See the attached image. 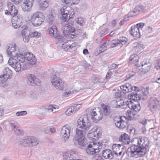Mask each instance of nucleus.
Segmentation results:
<instances>
[{
  "instance_id": "1",
  "label": "nucleus",
  "mask_w": 160,
  "mask_h": 160,
  "mask_svg": "<svg viewBox=\"0 0 160 160\" xmlns=\"http://www.w3.org/2000/svg\"><path fill=\"white\" fill-rule=\"evenodd\" d=\"M134 144L128 149L131 157L137 158L142 157L147 153V148L149 145V140L146 137H140L134 139Z\"/></svg>"
},
{
  "instance_id": "2",
  "label": "nucleus",
  "mask_w": 160,
  "mask_h": 160,
  "mask_svg": "<svg viewBox=\"0 0 160 160\" xmlns=\"http://www.w3.org/2000/svg\"><path fill=\"white\" fill-rule=\"evenodd\" d=\"M43 14L41 12H36L32 14L31 18L32 24L35 27L40 26L44 21Z\"/></svg>"
},
{
  "instance_id": "3",
  "label": "nucleus",
  "mask_w": 160,
  "mask_h": 160,
  "mask_svg": "<svg viewBox=\"0 0 160 160\" xmlns=\"http://www.w3.org/2000/svg\"><path fill=\"white\" fill-rule=\"evenodd\" d=\"M59 77L58 72H55L51 77L50 80L54 87L60 90H62L63 82Z\"/></svg>"
},
{
  "instance_id": "4",
  "label": "nucleus",
  "mask_w": 160,
  "mask_h": 160,
  "mask_svg": "<svg viewBox=\"0 0 160 160\" xmlns=\"http://www.w3.org/2000/svg\"><path fill=\"white\" fill-rule=\"evenodd\" d=\"M78 127L83 131L88 130L91 127L90 123L86 115L82 116L78 120Z\"/></svg>"
},
{
  "instance_id": "5",
  "label": "nucleus",
  "mask_w": 160,
  "mask_h": 160,
  "mask_svg": "<svg viewBox=\"0 0 160 160\" xmlns=\"http://www.w3.org/2000/svg\"><path fill=\"white\" fill-rule=\"evenodd\" d=\"M20 143L25 146H34L38 145L39 142L36 138L31 136L23 138L20 142Z\"/></svg>"
},
{
  "instance_id": "6",
  "label": "nucleus",
  "mask_w": 160,
  "mask_h": 160,
  "mask_svg": "<svg viewBox=\"0 0 160 160\" xmlns=\"http://www.w3.org/2000/svg\"><path fill=\"white\" fill-rule=\"evenodd\" d=\"M6 52L9 57H16L19 52L18 47L14 43L9 45L6 50Z\"/></svg>"
},
{
  "instance_id": "7",
  "label": "nucleus",
  "mask_w": 160,
  "mask_h": 160,
  "mask_svg": "<svg viewBox=\"0 0 160 160\" xmlns=\"http://www.w3.org/2000/svg\"><path fill=\"white\" fill-rule=\"evenodd\" d=\"M74 21H70L69 22L66 24L63 27H62V31L63 34L67 36L70 33H73L75 31V29L73 27V25L74 23Z\"/></svg>"
},
{
  "instance_id": "8",
  "label": "nucleus",
  "mask_w": 160,
  "mask_h": 160,
  "mask_svg": "<svg viewBox=\"0 0 160 160\" xmlns=\"http://www.w3.org/2000/svg\"><path fill=\"white\" fill-rule=\"evenodd\" d=\"M18 33L22 37L24 42H27L29 40L30 31L27 28L26 26H23L18 29Z\"/></svg>"
},
{
  "instance_id": "9",
  "label": "nucleus",
  "mask_w": 160,
  "mask_h": 160,
  "mask_svg": "<svg viewBox=\"0 0 160 160\" xmlns=\"http://www.w3.org/2000/svg\"><path fill=\"white\" fill-rule=\"evenodd\" d=\"M23 22L22 18L20 14L12 17V23L13 27L14 28H20Z\"/></svg>"
},
{
  "instance_id": "10",
  "label": "nucleus",
  "mask_w": 160,
  "mask_h": 160,
  "mask_svg": "<svg viewBox=\"0 0 160 160\" xmlns=\"http://www.w3.org/2000/svg\"><path fill=\"white\" fill-rule=\"evenodd\" d=\"M8 10H6L5 14L8 15L10 14L12 17L18 15V10L16 7L11 2H8L7 5Z\"/></svg>"
},
{
  "instance_id": "11",
  "label": "nucleus",
  "mask_w": 160,
  "mask_h": 160,
  "mask_svg": "<svg viewBox=\"0 0 160 160\" xmlns=\"http://www.w3.org/2000/svg\"><path fill=\"white\" fill-rule=\"evenodd\" d=\"M8 63L16 72H19L22 69L21 65L17 60L11 58L8 61Z\"/></svg>"
},
{
  "instance_id": "12",
  "label": "nucleus",
  "mask_w": 160,
  "mask_h": 160,
  "mask_svg": "<svg viewBox=\"0 0 160 160\" xmlns=\"http://www.w3.org/2000/svg\"><path fill=\"white\" fill-rule=\"evenodd\" d=\"M92 118L93 120L95 122L102 119L103 116L102 112L98 110L96 108L93 109L91 112Z\"/></svg>"
},
{
  "instance_id": "13",
  "label": "nucleus",
  "mask_w": 160,
  "mask_h": 160,
  "mask_svg": "<svg viewBox=\"0 0 160 160\" xmlns=\"http://www.w3.org/2000/svg\"><path fill=\"white\" fill-rule=\"evenodd\" d=\"M71 129V128L68 125H66L62 127L61 131V135L65 141L69 138L70 136Z\"/></svg>"
},
{
  "instance_id": "14",
  "label": "nucleus",
  "mask_w": 160,
  "mask_h": 160,
  "mask_svg": "<svg viewBox=\"0 0 160 160\" xmlns=\"http://www.w3.org/2000/svg\"><path fill=\"white\" fill-rule=\"evenodd\" d=\"M148 103V107L151 110L154 111L158 108L159 104V101L156 98H150Z\"/></svg>"
},
{
  "instance_id": "15",
  "label": "nucleus",
  "mask_w": 160,
  "mask_h": 160,
  "mask_svg": "<svg viewBox=\"0 0 160 160\" xmlns=\"http://www.w3.org/2000/svg\"><path fill=\"white\" fill-rule=\"evenodd\" d=\"M71 42L69 41L68 42L64 44H62V47L65 51L70 52H72L76 49V44L74 43H71Z\"/></svg>"
},
{
  "instance_id": "16",
  "label": "nucleus",
  "mask_w": 160,
  "mask_h": 160,
  "mask_svg": "<svg viewBox=\"0 0 160 160\" xmlns=\"http://www.w3.org/2000/svg\"><path fill=\"white\" fill-rule=\"evenodd\" d=\"M72 8L70 7H66L64 6L61 9V12L62 14V19L65 22H68V15L69 14L70 11Z\"/></svg>"
},
{
  "instance_id": "17",
  "label": "nucleus",
  "mask_w": 160,
  "mask_h": 160,
  "mask_svg": "<svg viewBox=\"0 0 160 160\" xmlns=\"http://www.w3.org/2000/svg\"><path fill=\"white\" fill-rule=\"evenodd\" d=\"M49 33L51 36L55 37L57 39H60V41H62L63 38L60 36L58 32L56 27L55 26H52V27L49 29Z\"/></svg>"
},
{
  "instance_id": "18",
  "label": "nucleus",
  "mask_w": 160,
  "mask_h": 160,
  "mask_svg": "<svg viewBox=\"0 0 160 160\" xmlns=\"http://www.w3.org/2000/svg\"><path fill=\"white\" fill-rule=\"evenodd\" d=\"M124 146L120 144H114L112 146V150L116 155L120 156L122 152V149H123Z\"/></svg>"
},
{
  "instance_id": "19",
  "label": "nucleus",
  "mask_w": 160,
  "mask_h": 160,
  "mask_svg": "<svg viewBox=\"0 0 160 160\" xmlns=\"http://www.w3.org/2000/svg\"><path fill=\"white\" fill-rule=\"evenodd\" d=\"M32 0H24L22 5V8L25 12H29L32 6Z\"/></svg>"
},
{
  "instance_id": "20",
  "label": "nucleus",
  "mask_w": 160,
  "mask_h": 160,
  "mask_svg": "<svg viewBox=\"0 0 160 160\" xmlns=\"http://www.w3.org/2000/svg\"><path fill=\"white\" fill-rule=\"evenodd\" d=\"M90 132L88 136L91 139H93L95 140L98 138L101 135V133L99 132L96 128H93Z\"/></svg>"
},
{
  "instance_id": "21",
  "label": "nucleus",
  "mask_w": 160,
  "mask_h": 160,
  "mask_svg": "<svg viewBox=\"0 0 160 160\" xmlns=\"http://www.w3.org/2000/svg\"><path fill=\"white\" fill-rule=\"evenodd\" d=\"M24 54L26 59L28 61L29 64L33 65L36 63V60L35 57L32 53L29 52H26Z\"/></svg>"
},
{
  "instance_id": "22",
  "label": "nucleus",
  "mask_w": 160,
  "mask_h": 160,
  "mask_svg": "<svg viewBox=\"0 0 160 160\" xmlns=\"http://www.w3.org/2000/svg\"><path fill=\"white\" fill-rule=\"evenodd\" d=\"M28 80L27 81V83L30 85L35 86L38 84V78H36L35 76L32 74H30L27 77Z\"/></svg>"
},
{
  "instance_id": "23",
  "label": "nucleus",
  "mask_w": 160,
  "mask_h": 160,
  "mask_svg": "<svg viewBox=\"0 0 160 160\" xmlns=\"http://www.w3.org/2000/svg\"><path fill=\"white\" fill-rule=\"evenodd\" d=\"M130 139L128 135L125 133L122 134L119 138V141L123 144H127L129 143Z\"/></svg>"
},
{
  "instance_id": "24",
  "label": "nucleus",
  "mask_w": 160,
  "mask_h": 160,
  "mask_svg": "<svg viewBox=\"0 0 160 160\" xmlns=\"http://www.w3.org/2000/svg\"><path fill=\"white\" fill-rule=\"evenodd\" d=\"M120 88L125 91L124 93H127L133 90V86L129 83H126L120 87Z\"/></svg>"
},
{
  "instance_id": "25",
  "label": "nucleus",
  "mask_w": 160,
  "mask_h": 160,
  "mask_svg": "<svg viewBox=\"0 0 160 160\" xmlns=\"http://www.w3.org/2000/svg\"><path fill=\"white\" fill-rule=\"evenodd\" d=\"M94 144V143L92 142H89L87 144H85V147L86 148V152L88 154H93L95 153L94 149L92 146V145Z\"/></svg>"
},
{
  "instance_id": "26",
  "label": "nucleus",
  "mask_w": 160,
  "mask_h": 160,
  "mask_svg": "<svg viewBox=\"0 0 160 160\" xmlns=\"http://www.w3.org/2000/svg\"><path fill=\"white\" fill-rule=\"evenodd\" d=\"M103 157L106 159H112L113 157V154L111 150L106 149L103 150L102 152Z\"/></svg>"
},
{
  "instance_id": "27",
  "label": "nucleus",
  "mask_w": 160,
  "mask_h": 160,
  "mask_svg": "<svg viewBox=\"0 0 160 160\" xmlns=\"http://www.w3.org/2000/svg\"><path fill=\"white\" fill-rule=\"evenodd\" d=\"M130 33L133 36L135 37H138L140 35L139 29L135 25L132 26L131 27V30L130 31Z\"/></svg>"
},
{
  "instance_id": "28",
  "label": "nucleus",
  "mask_w": 160,
  "mask_h": 160,
  "mask_svg": "<svg viewBox=\"0 0 160 160\" xmlns=\"http://www.w3.org/2000/svg\"><path fill=\"white\" fill-rule=\"evenodd\" d=\"M142 71L144 73L148 72L151 68V64L149 62H148L143 61L141 63Z\"/></svg>"
},
{
  "instance_id": "29",
  "label": "nucleus",
  "mask_w": 160,
  "mask_h": 160,
  "mask_svg": "<svg viewBox=\"0 0 160 160\" xmlns=\"http://www.w3.org/2000/svg\"><path fill=\"white\" fill-rule=\"evenodd\" d=\"M56 18V14L54 12H51L47 16V20L49 24L51 25L54 22Z\"/></svg>"
},
{
  "instance_id": "30",
  "label": "nucleus",
  "mask_w": 160,
  "mask_h": 160,
  "mask_svg": "<svg viewBox=\"0 0 160 160\" xmlns=\"http://www.w3.org/2000/svg\"><path fill=\"white\" fill-rule=\"evenodd\" d=\"M115 125L117 128L119 129H123L126 127L127 123L125 121L120 118L119 120L117 121L115 123Z\"/></svg>"
},
{
  "instance_id": "31",
  "label": "nucleus",
  "mask_w": 160,
  "mask_h": 160,
  "mask_svg": "<svg viewBox=\"0 0 160 160\" xmlns=\"http://www.w3.org/2000/svg\"><path fill=\"white\" fill-rule=\"evenodd\" d=\"M3 73L2 76L8 78H10L12 76V71L8 67H6L4 68Z\"/></svg>"
},
{
  "instance_id": "32",
  "label": "nucleus",
  "mask_w": 160,
  "mask_h": 160,
  "mask_svg": "<svg viewBox=\"0 0 160 160\" xmlns=\"http://www.w3.org/2000/svg\"><path fill=\"white\" fill-rule=\"evenodd\" d=\"M101 45L98 49V53H100L107 49V46L108 45V43L104 42L103 41H101L100 42Z\"/></svg>"
},
{
  "instance_id": "33",
  "label": "nucleus",
  "mask_w": 160,
  "mask_h": 160,
  "mask_svg": "<svg viewBox=\"0 0 160 160\" xmlns=\"http://www.w3.org/2000/svg\"><path fill=\"white\" fill-rule=\"evenodd\" d=\"M92 142L94 143V144L92 145V146L94 149V152L95 153L98 152L100 151V149H101L102 147L99 145V143L98 142L96 141H95L94 140L93 142Z\"/></svg>"
},
{
  "instance_id": "34",
  "label": "nucleus",
  "mask_w": 160,
  "mask_h": 160,
  "mask_svg": "<svg viewBox=\"0 0 160 160\" xmlns=\"http://www.w3.org/2000/svg\"><path fill=\"white\" fill-rule=\"evenodd\" d=\"M49 2L48 1H42L39 4V8L41 10H44L48 6Z\"/></svg>"
},
{
  "instance_id": "35",
  "label": "nucleus",
  "mask_w": 160,
  "mask_h": 160,
  "mask_svg": "<svg viewBox=\"0 0 160 160\" xmlns=\"http://www.w3.org/2000/svg\"><path fill=\"white\" fill-rule=\"evenodd\" d=\"M84 137L83 131L79 129L78 128H76V134L75 135V138H84Z\"/></svg>"
},
{
  "instance_id": "36",
  "label": "nucleus",
  "mask_w": 160,
  "mask_h": 160,
  "mask_svg": "<svg viewBox=\"0 0 160 160\" xmlns=\"http://www.w3.org/2000/svg\"><path fill=\"white\" fill-rule=\"evenodd\" d=\"M144 8V6L142 5H139L135 7L132 12L134 14H138L139 13L142 11Z\"/></svg>"
},
{
  "instance_id": "37",
  "label": "nucleus",
  "mask_w": 160,
  "mask_h": 160,
  "mask_svg": "<svg viewBox=\"0 0 160 160\" xmlns=\"http://www.w3.org/2000/svg\"><path fill=\"white\" fill-rule=\"evenodd\" d=\"M75 21L77 24L81 26H82L85 23L84 19L81 17L76 18Z\"/></svg>"
},
{
  "instance_id": "38",
  "label": "nucleus",
  "mask_w": 160,
  "mask_h": 160,
  "mask_svg": "<svg viewBox=\"0 0 160 160\" xmlns=\"http://www.w3.org/2000/svg\"><path fill=\"white\" fill-rule=\"evenodd\" d=\"M29 96L32 100H36L38 98V94L37 92L32 91L30 93Z\"/></svg>"
},
{
  "instance_id": "39",
  "label": "nucleus",
  "mask_w": 160,
  "mask_h": 160,
  "mask_svg": "<svg viewBox=\"0 0 160 160\" xmlns=\"http://www.w3.org/2000/svg\"><path fill=\"white\" fill-rule=\"evenodd\" d=\"M58 106L55 105H50L48 106V108L46 109L49 110H51L53 113H54L58 111Z\"/></svg>"
},
{
  "instance_id": "40",
  "label": "nucleus",
  "mask_w": 160,
  "mask_h": 160,
  "mask_svg": "<svg viewBox=\"0 0 160 160\" xmlns=\"http://www.w3.org/2000/svg\"><path fill=\"white\" fill-rule=\"evenodd\" d=\"M80 0H62L65 4H77Z\"/></svg>"
},
{
  "instance_id": "41",
  "label": "nucleus",
  "mask_w": 160,
  "mask_h": 160,
  "mask_svg": "<svg viewBox=\"0 0 160 160\" xmlns=\"http://www.w3.org/2000/svg\"><path fill=\"white\" fill-rule=\"evenodd\" d=\"M131 98L135 101H138L141 98V95L137 94V93H132L131 95Z\"/></svg>"
},
{
  "instance_id": "42",
  "label": "nucleus",
  "mask_w": 160,
  "mask_h": 160,
  "mask_svg": "<svg viewBox=\"0 0 160 160\" xmlns=\"http://www.w3.org/2000/svg\"><path fill=\"white\" fill-rule=\"evenodd\" d=\"M8 78L3 76H0V86L1 87H4L6 84V81Z\"/></svg>"
},
{
  "instance_id": "43",
  "label": "nucleus",
  "mask_w": 160,
  "mask_h": 160,
  "mask_svg": "<svg viewBox=\"0 0 160 160\" xmlns=\"http://www.w3.org/2000/svg\"><path fill=\"white\" fill-rule=\"evenodd\" d=\"M16 57H17V60L19 62L23 63L25 61L26 59L25 56H24L22 54L18 53Z\"/></svg>"
},
{
  "instance_id": "44",
  "label": "nucleus",
  "mask_w": 160,
  "mask_h": 160,
  "mask_svg": "<svg viewBox=\"0 0 160 160\" xmlns=\"http://www.w3.org/2000/svg\"><path fill=\"white\" fill-rule=\"evenodd\" d=\"M129 60L132 63L137 62L138 61V57L137 55H132L129 58Z\"/></svg>"
},
{
  "instance_id": "45",
  "label": "nucleus",
  "mask_w": 160,
  "mask_h": 160,
  "mask_svg": "<svg viewBox=\"0 0 160 160\" xmlns=\"http://www.w3.org/2000/svg\"><path fill=\"white\" fill-rule=\"evenodd\" d=\"M120 41L119 40L117 39L113 40L111 42V45L112 48H113L120 44Z\"/></svg>"
},
{
  "instance_id": "46",
  "label": "nucleus",
  "mask_w": 160,
  "mask_h": 160,
  "mask_svg": "<svg viewBox=\"0 0 160 160\" xmlns=\"http://www.w3.org/2000/svg\"><path fill=\"white\" fill-rule=\"evenodd\" d=\"M84 141V138H78V144L80 146L85 147V144H85Z\"/></svg>"
},
{
  "instance_id": "47",
  "label": "nucleus",
  "mask_w": 160,
  "mask_h": 160,
  "mask_svg": "<svg viewBox=\"0 0 160 160\" xmlns=\"http://www.w3.org/2000/svg\"><path fill=\"white\" fill-rule=\"evenodd\" d=\"M81 105L80 104H75L73 106H71L72 109L73 110L74 113L78 111L81 107Z\"/></svg>"
},
{
  "instance_id": "48",
  "label": "nucleus",
  "mask_w": 160,
  "mask_h": 160,
  "mask_svg": "<svg viewBox=\"0 0 160 160\" xmlns=\"http://www.w3.org/2000/svg\"><path fill=\"white\" fill-rule=\"evenodd\" d=\"M102 108L103 111L105 112L109 113L110 112V107L108 106H107L104 104L102 105Z\"/></svg>"
},
{
  "instance_id": "49",
  "label": "nucleus",
  "mask_w": 160,
  "mask_h": 160,
  "mask_svg": "<svg viewBox=\"0 0 160 160\" xmlns=\"http://www.w3.org/2000/svg\"><path fill=\"white\" fill-rule=\"evenodd\" d=\"M73 112V109H72V108L70 107V108L66 111L65 113L67 115L69 116L74 113Z\"/></svg>"
},
{
  "instance_id": "50",
  "label": "nucleus",
  "mask_w": 160,
  "mask_h": 160,
  "mask_svg": "<svg viewBox=\"0 0 160 160\" xmlns=\"http://www.w3.org/2000/svg\"><path fill=\"white\" fill-rule=\"evenodd\" d=\"M41 35L40 33L35 31L34 32H32L30 35V37L31 38L34 37H39Z\"/></svg>"
},
{
  "instance_id": "51",
  "label": "nucleus",
  "mask_w": 160,
  "mask_h": 160,
  "mask_svg": "<svg viewBox=\"0 0 160 160\" xmlns=\"http://www.w3.org/2000/svg\"><path fill=\"white\" fill-rule=\"evenodd\" d=\"M70 156H71V154L70 152H66L63 156L64 159L66 160H72V159H71Z\"/></svg>"
},
{
  "instance_id": "52",
  "label": "nucleus",
  "mask_w": 160,
  "mask_h": 160,
  "mask_svg": "<svg viewBox=\"0 0 160 160\" xmlns=\"http://www.w3.org/2000/svg\"><path fill=\"white\" fill-rule=\"evenodd\" d=\"M103 158L98 154H96L92 158V160H103Z\"/></svg>"
},
{
  "instance_id": "53",
  "label": "nucleus",
  "mask_w": 160,
  "mask_h": 160,
  "mask_svg": "<svg viewBox=\"0 0 160 160\" xmlns=\"http://www.w3.org/2000/svg\"><path fill=\"white\" fill-rule=\"evenodd\" d=\"M134 106L133 110L135 112H138L141 109V107L139 104L138 103L137 104L135 103V105Z\"/></svg>"
},
{
  "instance_id": "54",
  "label": "nucleus",
  "mask_w": 160,
  "mask_h": 160,
  "mask_svg": "<svg viewBox=\"0 0 160 160\" xmlns=\"http://www.w3.org/2000/svg\"><path fill=\"white\" fill-rule=\"evenodd\" d=\"M119 41H120V44H121L122 45H124L127 43L128 41V39L125 37H122L119 40Z\"/></svg>"
},
{
  "instance_id": "55",
  "label": "nucleus",
  "mask_w": 160,
  "mask_h": 160,
  "mask_svg": "<svg viewBox=\"0 0 160 160\" xmlns=\"http://www.w3.org/2000/svg\"><path fill=\"white\" fill-rule=\"evenodd\" d=\"M115 103L116 104V108H118V104H119L121 106H122L123 105H124L125 104H126V102H124L123 101V100H118V101H116L115 102Z\"/></svg>"
},
{
  "instance_id": "56",
  "label": "nucleus",
  "mask_w": 160,
  "mask_h": 160,
  "mask_svg": "<svg viewBox=\"0 0 160 160\" xmlns=\"http://www.w3.org/2000/svg\"><path fill=\"white\" fill-rule=\"evenodd\" d=\"M70 12H69L68 15H69V17H68V20L69 19L71 18H74V12L73 10L72 9L71 11H70Z\"/></svg>"
},
{
  "instance_id": "57",
  "label": "nucleus",
  "mask_w": 160,
  "mask_h": 160,
  "mask_svg": "<svg viewBox=\"0 0 160 160\" xmlns=\"http://www.w3.org/2000/svg\"><path fill=\"white\" fill-rule=\"evenodd\" d=\"M27 114V112L25 111H23L20 112H18L16 113V115L17 116L25 115Z\"/></svg>"
},
{
  "instance_id": "58",
  "label": "nucleus",
  "mask_w": 160,
  "mask_h": 160,
  "mask_svg": "<svg viewBox=\"0 0 160 160\" xmlns=\"http://www.w3.org/2000/svg\"><path fill=\"white\" fill-rule=\"evenodd\" d=\"M28 64L29 63H28V62H27L26 61H25L23 62L22 68V69L23 70H26L28 68Z\"/></svg>"
},
{
  "instance_id": "59",
  "label": "nucleus",
  "mask_w": 160,
  "mask_h": 160,
  "mask_svg": "<svg viewBox=\"0 0 160 160\" xmlns=\"http://www.w3.org/2000/svg\"><path fill=\"white\" fill-rule=\"evenodd\" d=\"M50 131L52 133H53L55 132V130L54 128H47L44 130V132L45 133H48V132Z\"/></svg>"
},
{
  "instance_id": "60",
  "label": "nucleus",
  "mask_w": 160,
  "mask_h": 160,
  "mask_svg": "<svg viewBox=\"0 0 160 160\" xmlns=\"http://www.w3.org/2000/svg\"><path fill=\"white\" fill-rule=\"evenodd\" d=\"M11 126L12 127V129L13 128H15L17 127V122L14 121H12L10 122Z\"/></svg>"
},
{
  "instance_id": "61",
  "label": "nucleus",
  "mask_w": 160,
  "mask_h": 160,
  "mask_svg": "<svg viewBox=\"0 0 160 160\" xmlns=\"http://www.w3.org/2000/svg\"><path fill=\"white\" fill-rule=\"evenodd\" d=\"M128 132H129L130 134H133L135 133V129L134 128H132L128 126Z\"/></svg>"
},
{
  "instance_id": "62",
  "label": "nucleus",
  "mask_w": 160,
  "mask_h": 160,
  "mask_svg": "<svg viewBox=\"0 0 160 160\" xmlns=\"http://www.w3.org/2000/svg\"><path fill=\"white\" fill-rule=\"evenodd\" d=\"M154 68L157 70L160 69V59L155 64Z\"/></svg>"
},
{
  "instance_id": "63",
  "label": "nucleus",
  "mask_w": 160,
  "mask_h": 160,
  "mask_svg": "<svg viewBox=\"0 0 160 160\" xmlns=\"http://www.w3.org/2000/svg\"><path fill=\"white\" fill-rule=\"evenodd\" d=\"M127 106L131 110H133L134 107V105H135V103L133 102L130 101L127 104Z\"/></svg>"
},
{
  "instance_id": "64",
  "label": "nucleus",
  "mask_w": 160,
  "mask_h": 160,
  "mask_svg": "<svg viewBox=\"0 0 160 160\" xmlns=\"http://www.w3.org/2000/svg\"><path fill=\"white\" fill-rule=\"evenodd\" d=\"M13 130L14 131V132L18 135H20L21 134V129L19 128L18 127L15 128H13Z\"/></svg>"
}]
</instances>
